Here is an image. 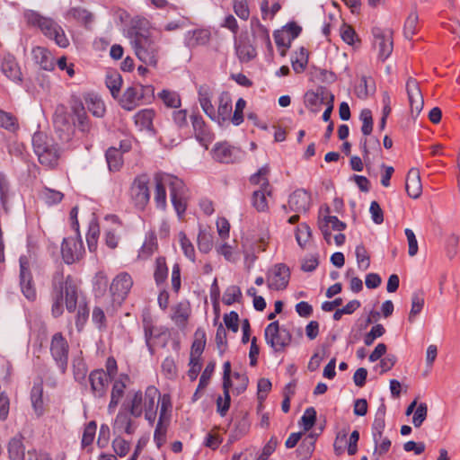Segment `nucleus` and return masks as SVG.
Instances as JSON below:
<instances>
[{"instance_id":"f257e3e1","label":"nucleus","mask_w":460,"mask_h":460,"mask_svg":"<svg viewBox=\"0 0 460 460\" xmlns=\"http://www.w3.org/2000/svg\"><path fill=\"white\" fill-rule=\"evenodd\" d=\"M52 314L58 317L63 314V304L68 312H75L77 305L79 283L70 275L64 277L62 270L54 273L52 279Z\"/></svg>"},{"instance_id":"f03ea898","label":"nucleus","mask_w":460,"mask_h":460,"mask_svg":"<svg viewBox=\"0 0 460 460\" xmlns=\"http://www.w3.org/2000/svg\"><path fill=\"white\" fill-rule=\"evenodd\" d=\"M155 202L156 207L164 209L166 207V186L170 188V196L172 206L181 217L187 207L186 203V189L184 183L179 178L158 172L155 175Z\"/></svg>"},{"instance_id":"7ed1b4c3","label":"nucleus","mask_w":460,"mask_h":460,"mask_svg":"<svg viewBox=\"0 0 460 460\" xmlns=\"http://www.w3.org/2000/svg\"><path fill=\"white\" fill-rule=\"evenodd\" d=\"M163 394L155 385H149L145 392H134L123 404L134 418H139L143 413L145 419L153 425L155 421L158 408L162 404Z\"/></svg>"},{"instance_id":"20e7f679","label":"nucleus","mask_w":460,"mask_h":460,"mask_svg":"<svg viewBox=\"0 0 460 460\" xmlns=\"http://www.w3.org/2000/svg\"><path fill=\"white\" fill-rule=\"evenodd\" d=\"M131 44L137 58L147 66H156L158 61V45L146 30L133 29Z\"/></svg>"},{"instance_id":"39448f33","label":"nucleus","mask_w":460,"mask_h":460,"mask_svg":"<svg viewBox=\"0 0 460 460\" xmlns=\"http://www.w3.org/2000/svg\"><path fill=\"white\" fill-rule=\"evenodd\" d=\"M25 18L29 24L39 27L46 37L53 40L60 48H66L69 45L64 30L53 19L41 16L34 11L27 12Z\"/></svg>"},{"instance_id":"423d86ee","label":"nucleus","mask_w":460,"mask_h":460,"mask_svg":"<svg viewBox=\"0 0 460 460\" xmlns=\"http://www.w3.org/2000/svg\"><path fill=\"white\" fill-rule=\"evenodd\" d=\"M32 146L41 164L50 168L57 165L59 157V148L47 136L40 132L34 134L32 137Z\"/></svg>"},{"instance_id":"0eeeda50","label":"nucleus","mask_w":460,"mask_h":460,"mask_svg":"<svg viewBox=\"0 0 460 460\" xmlns=\"http://www.w3.org/2000/svg\"><path fill=\"white\" fill-rule=\"evenodd\" d=\"M270 168L268 165L261 167L256 173L250 177V182L254 185H260L261 189L253 191L252 197V206L258 212L268 211V202L266 196L271 195V189L268 180Z\"/></svg>"},{"instance_id":"6e6552de","label":"nucleus","mask_w":460,"mask_h":460,"mask_svg":"<svg viewBox=\"0 0 460 460\" xmlns=\"http://www.w3.org/2000/svg\"><path fill=\"white\" fill-rule=\"evenodd\" d=\"M172 411V398L169 394H164L159 410V418L154 433V441L160 448L166 440V433L171 422Z\"/></svg>"},{"instance_id":"1a4fd4ad","label":"nucleus","mask_w":460,"mask_h":460,"mask_svg":"<svg viewBox=\"0 0 460 460\" xmlns=\"http://www.w3.org/2000/svg\"><path fill=\"white\" fill-rule=\"evenodd\" d=\"M149 181L147 174H140L131 183L129 190L130 199L134 206L138 209H144L149 202Z\"/></svg>"},{"instance_id":"9d476101","label":"nucleus","mask_w":460,"mask_h":460,"mask_svg":"<svg viewBox=\"0 0 460 460\" xmlns=\"http://www.w3.org/2000/svg\"><path fill=\"white\" fill-rule=\"evenodd\" d=\"M50 354L62 374L66 373L68 363L69 345L61 332L55 333L50 341Z\"/></svg>"},{"instance_id":"9b49d317","label":"nucleus","mask_w":460,"mask_h":460,"mask_svg":"<svg viewBox=\"0 0 460 460\" xmlns=\"http://www.w3.org/2000/svg\"><path fill=\"white\" fill-rule=\"evenodd\" d=\"M153 93L151 86L143 84H134L125 89L123 94L119 99L120 106L126 111H133L141 104L146 93Z\"/></svg>"},{"instance_id":"f8f14e48","label":"nucleus","mask_w":460,"mask_h":460,"mask_svg":"<svg viewBox=\"0 0 460 460\" xmlns=\"http://www.w3.org/2000/svg\"><path fill=\"white\" fill-rule=\"evenodd\" d=\"M291 334L285 328H280L279 322H272L265 329V340L276 351L283 350L291 341Z\"/></svg>"},{"instance_id":"ddd939ff","label":"nucleus","mask_w":460,"mask_h":460,"mask_svg":"<svg viewBox=\"0 0 460 460\" xmlns=\"http://www.w3.org/2000/svg\"><path fill=\"white\" fill-rule=\"evenodd\" d=\"M61 254L66 264H73L81 260L84 254V247L81 236H70L63 239Z\"/></svg>"},{"instance_id":"4468645a","label":"nucleus","mask_w":460,"mask_h":460,"mask_svg":"<svg viewBox=\"0 0 460 460\" xmlns=\"http://www.w3.org/2000/svg\"><path fill=\"white\" fill-rule=\"evenodd\" d=\"M133 286V279L128 272L119 273L110 285L112 301L120 305L128 296Z\"/></svg>"},{"instance_id":"2eb2a0df","label":"nucleus","mask_w":460,"mask_h":460,"mask_svg":"<svg viewBox=\"0 0 460 460\" xmlns=\"http://www.w3.org/2000/svg\"><path fill=\"white\" fill-rule=\"evenodd\" d=\"M290 278V271L287 265L279 263L268 270L267 284L269 288L283 290L287 288Z\"/></svg>"},{"instance_id":"dca6fc26","label":"nucleus","mask_w":460,"mask_h":460,"mask_svg":"<svg viewBox=\"0 0 460 460\" xmlns=\"http://www.w3.org/2000/svg\"><path fill=\"white\" fill-rule=\"evenodd\" d=\"M374 36V46L378 50V58L381 60H385L393 52V31L390 30H383L379 27H375L372 31Z\"/></svg>"},{"instance_id":"f3484780","label":"nucleus","mask_w":460,"mask_h":460,"mask_svg":"<svg viewBox=\"0 0 460 460\" xmlns=\"http://www.w3.org/2000/svg\"><path fill=\"white\" fill-rule=\"evenodd\" d=\"M406 92L410 104L411 116L416 119L423 109L424 99L419 84L414 78L410 77L407 80Z\"/></svg>"},{"instance_id":"a211bd4d","label":"nucleus","mask_w":460,"mask_h":460,"mask_svg":"<svg viewBox=\"0 0 460 460\" xmlns=\"http://www.w3.org/2000/svg\"><path fill=\"white\" fill-rule=\"evenodd\" d=\"M132 417L130 412L123 406L113 421V434L115 436H122V434L133 435L137 428V424Z\"/></svg>"},{"instance_id":"6ab92c4d","label":"nucleus","mask_w":460,"mask_h":460,"mask_svg":"<svg viewBox=\"0 0 460 460\" xmlns=\"http://www.w3.org/2000/svg\"><path fill=\"white\" fill-rule=\"evenodd\" d=\"M20 262V285L24 296L30 300L34 301L37 294L32 282V277L29 270V261L25 256L19 259Z\"/></svg>"},{"instance_id":"aec40b11","label":"nucleus","mask_w":460,"mask_h":460,"mask_svg":"<svg viewBox=\"0 0 460 460\" xmlns=\"http://www.w3.org/2000/svg\"><path fill=\"white\" fill-rule=\"evenodd\" d=\"M109 380L103 369H95L90 373L89 382L94 397L102 398L106 394Z\"/></svg>"},{"instance_id":"412c9836","label":"nucleus","mask_w":460,"mask_h":460,"mask_svg":"<svg viewBox=\"0 0 460 460\" xmlns=\"http://www.w3.org/2000/svg\"><path fill=\"white\" fill-rule=\"evenodd\" d=\"M199 330L195 333V340L191 346L190 354V369L188 376L191 381H194L201 372V341L198 337Z\"/></svg>"},{"instance_id":"4be33fe9","label":"nucleus","mask_w":460,"mask_h":460,"mask_svg":"<svg viewBox=\"0 0 460 460\" xmlns=\"http://www.w3.org/2000/svg\"><path fill=\"white\" fill-rule=\"evenodd\" d=\"M128 381V376L124 374L119 375V376L116 380H114L111 393V401L108 405L109 413L114 412L118 404L123 398L125 390L127 388Z\"/></svg>"},{"instance_id":"5701e85b","label":"nucleus","mask_w":460,"mask_h":460,"mask_svg":"<svg viewBox=\"0 0 460 460\" xmlns=\"http://www.w3.org/2000/svg\"><path fill=\"white\" fill-rule=\"evenodd\" d=\"M288 206L292 211L305 213L311 206V195L305 190H295L289 197Z\"/></svg>"},{"instance_id":"b1692460","label":"nucleus","mask_w":460,"mask_h":460,"mask_svg":"<svg viewBox=\"0 0 460 460\" xmlns=\"http://www.w3.org/2000/svg\"><path fill=\"white\" fill-rule=\"evenodd\" d=\"M241 151L226 143L217 144L212 149L213 158L220 163H233L239 158Z\"/></svg>"},{"instance_id":"393cba45","label":"nucleus","mask_w":460,"mask_h":460,"mask_svg":"<svg viewBox=\"0 0 460 460\" xmlns=\"http://www.w3.org/2000/svg\"><path fill=\"white\" fill-rule=\"evenodd\" d=\"M330 95H333L324 87H319L315 92L308 91L305 95V106L316 112L320 105L330 100Z\"/></svg>"},{"instance_id":"a878e982","label":"nucleus","mask_w":460,"mask_h":460,"mask_svg":"<svg viewBox=\"0 0 460 460\" xmlns=\"http://www.w3.org/2000/svg\"><path fill=\"white\" fill-rule=\"evenodd\" d=\"M405 190L411 199H418L422 193V184L420 171L417 168H411L406 176Z\"/></svg>"},{"instance_id":"bb28decb","label":"nucleus","mask_w":460,"mask_h":460,"mask_svg":"<svg viewBox=\"0 0 460 460\" xmlns=\"http://www.w3.org/2000/svg\"><path fill=\"white\" fill-rule=\"evenodd\" d=\"M1 70L10 80L19 83L22 81V72L15 58L7 54L2 58Z\"/></svg>"},{"instance_id":"cd10ccee","label":"nucleus","mask_w":460,"mask_h":460,"mask_svg":"<svg viewBox=\"0 0 460 460\" xmlns=\"http://www.w3.org/2000/svg\"><path fill=\"white\" fill-rule=\"evenodd\" d=\"M32 58L40 68L52 71L55 67L54 58L52 54L45 48L37 46L31 50Z\"/></svg>"},{"instance_id":"c85d7f7f","label":"nucleus","mask_w":460,"mask_h":460,"mask_svg":"<svg viewBox=\"0 0 460 460\" xmlns=\"http://www.w3.org/2000/svg\"><path fill=\"white\" fill-rule=\"evenodd\" d=\"M10 460H24L25 447L22 436H15L10 439L7 447Z\"/></svg>"},{"instance_id":"c756f323","label":"nucleus","mask_w":460,"mask_h":460,"mask_svg":"<svg viewBox=\"0 0 460 460\" xmlns=\"http://www.w3.org/2000/svg\"><path fill=\"white\" fill-rule=\"evenodd\" d=\"M13 192L10 181L3 172H0V203L5 212L9 211V200Z\"/></svg>"},{"instance_id":"7c9ffc66","label":"nucleus","mask_w":460,"mask_h":460,"mask_svg":"<svg viewBox=\"0 0 460 460\" xmlns=\"http://www.w3.org/2000/svg\"><path fill=\"white\" fill-rule=\"evenodd\" d=\"M85 105L88 111L97 118L103 117L105 113V105L102 100L97 95L88 94L84 97Z\"/></svg>"},{"instance_id":"2f4dec72","label":"nucleus","mask_w":460,"mask_h":460,"mask_svg":"<svg viewBox=\"0 0 460 460\" xmlns=\"http://www.w3.org/2000/svg\"><path fill=\"white\" fill-rule=\"evenodd\" d=\"M154 118L155 111L152 109L141 110L134 116L135 123L141 130L152 129Z\"/></svg>"},{"instance_id":"473e14b6","label":"nucleus","mask_w":460,"mask_h":460,"mask_svg":"<svg viewBox=\"0 0 460 460\" xmlns=\"http://www.w3.org/2000/svg\"><path fill=\"white\" fill-rule=\"evenodd\" d=\"M107 164L111 172H118L123 164L121 151L116 147H110L105 154Z\"/></svg>"},{"instance_id":"72a5a7b5","label":"nucleus","mask_w":460,"mask_h":460,"mask_svg":"<svg viewBox=\"0 0 460 460\" xmlns=\"http://www.w3.org/2000/svg\"><path fill=\"white\" fill-rule=\"evenodd\" d=\"M122 77L118 72H109L105 76V84L112 97L118 99L122 85Z\"/></svg>"},{"instance_id":"f704fd0d","label":"nucleus","mask_w":460,"mask_h":460,"mask_svg":"<svg viewBox=\"0 0 460 460\" xmlns=\"http://www.w3.org/2000/svg\"><path fill=\"white\" fill-rule=\"evenodd\" d=\"M100 235V226L98 221L93 218L89 222L88 231L86 234V242L90 252H95L97 249V242Z\"/></svg>"},{"instance_id":"c9c22d12","label":"nucleus","mask_w":460,"mask_h":460,"mask_svg":"<svg viewBox=\"0 0 460 460\" xmlns=\"http://www.w3.org/2000/svg\"><path fill=\"white\" fill-rule=\"evenodd\" d=\"M67 17L72 18L84 25L91 23L93 20V15L87 9L76 6L72 7L67 12Z\"/></svg>"},{"instance_id":"e433bc0d","label":"nucleus","mask_w":460,"mask_h":460,"mask_svg":"<svg viewBox=\"0 0 460 460\" xmlns=\"http://www.w3.org/2000/svg\"><path fill=\"white\" fill-rule=\"evenodd\" d=\"M190 309L189 304L186 302H181L173 308L172 319L177 325L182 326L185 324L190 315Z\"/></svg>"},{"instance_id":"4c0bfd02","label":"nucleus","mask_w":460,"mask_h":460,"mask_svg":"<svg viewBox=\"0 0 460 460\" xmlns=\"http://www.w3.org/2000/svg\"><path fill=\"white\" fill-rule=\"evenodd\" d=\"M42 394L43 389L41 385H33L31 392V399L32 407L38 416H41L44 412Z\"/></svg>"},{"instance_id":"58836bf2","label":"nucleus","mask_w":460,"mask_h":460,"mask_svg":"<svg viewBox=\"0 0 460 460\" xmlns=\"http://www.w3.org/2000/svg\"><path fill=\"white\" fill-rule=\"evenodd\" d=\"M157 248L156 238L154 234L146 236L144 243L142 244L139 252L138 258L140 260L148 259Z\"/></svg>"},{"instance_id":"ea45409f","label":"nucleus","mask_w":460,"mask_h":460,"mask_svg":"<svg viewBox=\"0 0 460 460\" xmlns=\"http://www.w3.org/2000/svg\"><path fill=\"white\" fill-rule=\"evenodd\" d=\"M168 277V267L164 257H158L155 260L154 278L157 285L164 283Z\"/></svg>"},{"instance_id":"a19ab883","label":"nucleus","mask_w":460,"mask_h":460,"mask_svg":"<svg viewBox=\"0 0 460 460\" xmlns=\"http://www.w3.org/2000/svg\"><path fill=\"white\" fill-rule=\"evenodd\" d=\"M308 62V53L305 48H300L299 51L296 52L295 59H292V67L295 72L302 73Z\"/></svg>"},{"instance_id":"79ce46f5","label":"nucleus","mask_w":460,"mask_h":460,"mask_svg":"<svg viewBox=\"0 0 460 460\" xmlns=\"http://www.w3.org/2000/svg\"><path fill=\"white\" fill-rule=\"evenodd\" d=\"M424 298L419 294H413L411 296V307L408 315V321L411 323L415 322V317L421 312L424 306Z\"/></svg>"},{"instance_id":"37998d69","label":"nucleus","mask_w":460,"mask_h":460,"mask_svg":"<svg viewBox=\"0 0 460 460\" xmlns=\"http://www.w3.org/2000/svg\"><path fill=\"white\" fill-rule=\"evenodd\" d=\"M159 97L162 99V101L167 107L178 108L181 106V98L176 92L163 90L159 93Z\"/></svg>"},{"instance_id":"c03bdc74","label":"nucleus","mask_w":460,"mask_h":460,"mask_svg":"<svg viewBox=\"0 0 460 460\" xmlns=\"http://www.w3.org/2000/svg\"><path fill=\"white\" fill-rule=\"evenodd\" d=\"M419 22V15L416 12H411L404 23L403 32L407 39H411L416 33L417 25Z\"/></svg>"},{"instance_id":"a18cd8bd","label":"nucleus","mask_w":460,"mask_h":460,"mask_svg":"<svg viewBox=\"0 0 460 460\" xmlns=\"http://www.w3.org/2000/svg\"><path fill=\"white\" fill-rule=\"evenodd\" d=\"M112 448L118 456L124 457L130 450V443L121 436H116L112 441Z\"/></svg>"},{"instance_id":"49530a36","label":"nucleus","mask_w":460,"mask_h":460,"mask_svg":"<svg viewBox=\"0 0 460 460\" xmlns=\"http://www.w3.org/2000/svg\"><path fill=\"white\" fill-rule=\"evenodd\" d=\"M236 53L242 62H248L256 56L255 49L248 43H241L236 47Z\"/></svg>"},{"instance_id":"de8ad7c7","label":"nucleus","mask_w":460,"mask_h":460,"mask_svg":"<svg viewBox=\"0 0 460 460\" xmlns=\"http://www.w3.org/2000/svg\"><path fill=\"white\" fill-rule=\"evenodd\" d=\"M0 127L12 132L19 128L17 119L13 114L4 111H0Z\"/></svg>"},{"instance_id":"09e8293b","label":"nucleus","mask_w":460,"mask_h":460,"mask_svg":"<svg viewBox=\"0 0 460 460\" xmlns=\"http://www.w3.org/2000/svg\"><path fill=\"white\" fill-rule=\"evenodd\" d=\"M179 242L184 255L191 261H195V249L183 232L179 233Z\"/></svg>"},{"instance_id":"8fccbe9b","label":"nucleus","mask_w":460,"mask_h":460,"mask_svg":"<svg viewBox=\"0 0 460 460\" xmlns=\"http://www.w3.org/2000/svg\"><path fill=\"white\" fill-rule=\"evenodd\" d=\"M87 372V366L82 358H75L73 360V373L75 381L79 383L84 382Z\"/></svg>"},{"instance_id":"3c124183","label":"nucleus","mask_w":460,"mask_h":460,"mask_svg":"<svg viewBox=\"0 0 460 460\" xmlns=\"http://www.w3.org/2000/svg\"><path fill=\"white\" fill-rule=\"evenodd\" d=\"M359 118L362 121L361 132L365 137H367L373 130V118L371 111L368 109L362 110Z\"/></svg>"},{"instance_id":"603ef678","label":"nucleus","mask_w":460,"mask_h":460,"mask_svg":"<svg viewBox=\"0 0 460 460\" xmlns=\"http://www.w3.org/2000/svg\"><path fill=\"white\" fill-rule=\"evenodd\" d=\"M93 290L96 296L102 295L105 292L108 286V279L103 271H99L95 274L93 279Z\"/></svg>"},{"instance_id":"864d4df0","label":"nucleus","mask_w":460,"mask_h":460,"mask_svg":"<svg viewBox=\"0 0 460 460\" xmlns=\"http://www.w3.org/2000/svg\"><path fill=\"white\" fill-rule=\"evenodd\" d=\"M97 429V424L95 421H90L84 428L82 437V447H85L87 446H90L95 437Z\"/></svg>"},{"instance_id":"5fc2aeb1","label":"nucleus","mask_w":460,"mask_h":460,"mask_svg":"<svg viewBox=\"0 0 460 460\" xmlns=\"http://www.w3.org/2000/svg\"><path fill=\"white\" fill-rule=\"evenodd\" d=\"M242 296V292L239 287L230 286L226 288L223 296V302L230 305L234 302H238Z\"/></svg>"},{"instance_id":"6e6d98bb","label":"nucleus","mask_w":460,"mask_h":460,"mask_svg":"<svg viewBox=\"0 0 460 460\" xmlns=\"http://www.w3.org/2000/svg\"><path fill=\"white\" fill-rule=\"evenodd\" d=\"M361 149L363 152V158L365 162L368 161L369 150L372 149H380V143L377 137H372L370 138L365 137L361 143Z\"/></svg>"},{"instance_id":"4d7b16f0","label":"nucleus","mask_w":460,"mask_h":460,"mask_svg":"<svg viewBox=\"0 0 460 460\" xmlns=\"http://www.w3.org/2000/svg\"><path fill=\"white\" fill-rule=\"evenodd\" d=\"M316 421V411L314 407L307 408L301 418V424L305 431L311 429Z\"/></svg>"},{"instance_id":"13d9d810","label":"nucleus","mask_w":460,"mask_h":460,"mask_svg":"<svg viewBox=\"0 0 460 460\" xmlns=\"http://www.w3.org/2000/svg\"><path fill=\"white\" fill-rule=\"evenodd\" d=\"M143 327H144V332H145V339H146V346L148 348H151L152 338L159 335V333L155 331V326L153 325L151 317H149V316L144 317Z\"/></svg>"},{"instance_id":"bf43d9fd","label":"nucleus","mask_w":460,"mask_h":460,"mask_svg":"<svg viewBox=\"0 0 460 460\" xmlns=\"http://www.w3.org/2000/svg\"><path fill=\"white\" fill-rule=\"evenodd\" d=\"M232 111V102L227 98H220L217 111V120L227 119Z\"/></svg>"},{"instance_id":"052dcab7","label":"nucleus","mask_w":460,"mask_h":460,"mask_svg":"<svg viewBox=\"0 0 460 460\" xmlns=\"http://www.w3.org/2000/svg\"><path fill=\"white\" fill-rule=\"evenodd\" d=\"M385 332V327L377 323L374 325L370 332H367L364 337V343L366 346H370L373 344L374 341L381 336H383Z\"/></svg>"},{"instance_id":"680f3d73","label":"nucleus","mask_w":460,"mask_h":460,"mask_svg":"<svg viewBox=\"0 0 460 460\" xmlns=\"http://www.w3.org/2000/svg\"><path fill=\"white\" fill-rule=\"evenodd\" d=\"M460 241L458 234L452 233L446 240L447 255L449 259H453L457 253V246Z\"/></svg>"},{"instance_id":"e2e57ef3","label":"nucleus","mask_w":460,"mask_h":460,"mask_svg":"<svg viewBox=\"0 0 460 460\" xmlns=\"http://www.w3.org/2000/svg\"><path fill=\"white\" fill-rule=\"evenodd\" d=\"M311 237V229L308 225L303 223L301 224L296 231V239L297 243L304 247L305 243L309 241Z\"/></svg>"},{"instance_id":"0e129e2a","label":"nucleus","mask_w":460,"mask_h":460,"mask_svg":"<svg viewBox=\"0 0 460 460\" xmlns=\"http://www.w3.org/2000/svg\"><path fill=\"white\" fill-rule=\"evenodd\" d=\"M314 441L315 438L314 435H309L302 441L298 451L304 458H308L311 456L314 447Z\"/></svg>"},{"instance_id":"69168bd1","label":"nucleus","mask_w":460,"mask_h":460,"mask_svg":"<svg viewBox=\"0 0 460 460\" xmlns=\"http://www.w3.org/2000/svg\"><path fill=\"white\" fill-rule=\"evenodd\" d=\"M428 415V406L426 403H420L413 414L412 423L415 428H419L421 426L423 421L426 420Z\"/></svg>"},{"instance_id":"338daca9","label":"nucleus","mask_w":460,"mask_h":460,"mask_svg":"<svg viewBox=\"0 0 460 460\" xmlns=\"http://www.w3.org/2000/svg\"><path fill=\"white\" fill-rule=\"evenodd\" d=\"M356 258L358 267L364 270H367L370 266V258L363 245L356 247Z\"/></svg>"},{"instance_id":"774afa93","label":"nucleus","mask_w":460,"mask_h":460,"mask_svg":"<svg viewBox=\"0 0 460 460\" xmlns=\"http://www.w3.org/2000/svg\"><path fill=\"white\" fill-rule=\"evenodd\" d=\"M162 372L164 376L168 378H172L177 376V367L172 357H167L164 359L162 363Z\"/></svg>"}]
</instances>
